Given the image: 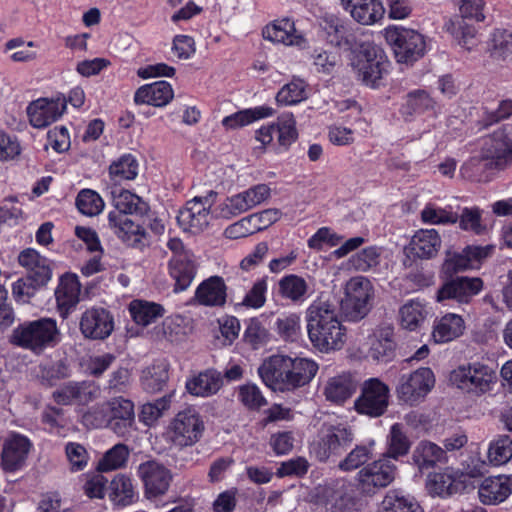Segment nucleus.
Instances as JSON below:
<instances>
[{"label": "nucleus", "instance_id": "nucleus-1", "mask_svg": "<svg viewBox=\"0 0 512 512\" xmlns=\"http://www.w3.org/2000/svg\"><path fill=\"white\" fill-rule=\"evenodd\" d=\"M318 364L308 358L272 355L258 368L265 385L274 391H292L315 377Z\"/></svg>", "mask_w": 512, "mask_h": 512}, {"label": "nucleus", "instance_id": "nucleus-2", "mask_svg": "<svg viewBox=\"0 0 512 512\" xmlns=\"http://www.w3.org/2000/svg\"><path fill=\"white\" fill-rule=\"evenodd\" d=\"M305 321L308 338L318 351L328 353L344 346L346 329L333 303L322 299L314 300L306 309Z\"/></svg>", "mask_w": 512, "mask_h": 512}, {"label": "nucleus", "instance_id": "nucleus-3", "mask_svg": "<svg viewBox=\"0 0 512 512\" xmlns=\"http://www.w3.org/2000/svg\"><path fill=\"white\" fill-rule=\"evenodd\" d=\"M111 199L115 210L108 214V227L128 246H144L145 229L135 224L128 215L143 216L149 211V205L136 194L120 187L112 188Z\"/></svg>", "mask_w": 512, "mask_h": 512}, {"label": "nucleus", "instance_id": "nucleus-4", "mask_svg": "<svg viewBox=\"0 0 512 512\" xmlns=\"http://www.w3.org/2000/svg\"><path fill=\"white\" fill-rule=\"evenodd\" d=\"M59 334L56 320L45 317L18 325L11 334L10 342L39 354L56 345Z\"/></svg>", "mask_w": 512, "mask_h": 512}, {"label": "nucleus", "instance_id": "nucleus-5", "mask_svg": "<svg viewBox=\"0 0 512 512\" xmlns=\"http://www.w3.org/2000/svg\"><path fill=\"white\" fill-rule=\"evenodd\" d=\"M107 406L111 414L109 420L105 418L104 410L95 406L83 416L84 422L95 428L107 423L118 436L129 435L135 424L134 403L119 396L110 399Z\"/></svg>", "mask_w": 512, "mask_h": 512}, {"label": "nucleus", "instance_id": "nucleus-6", "mask_svg": "<svg viewBox=\"0 0 512 512\" xmlns=\"http://www.w3.org/2000/svg\"><path fill=\"white\" fill-rule=\"evenodd\" d=\"M374 287L364 276L352 277L345 286V297L341 309L348 321L357 322L365 318L373 306Z\"/></svg>", "mask_w": 512, "mask_h": 512}, {"label": "nucleus", "instance_id": "nucleus-7", "mask_svg": "<svg viewBox=\"0 0 512 512\" xmlns=\"http://www.w3.org/2000/svg\"><path fill=\"white\" fill-rule=\"evenodd\" d=\"M384 37L399 63L415 62L425 54L424 37L416 30L391 25L384 29Z\"/></svg>", "mask_w": 512, "mask_h": 512}, {"label": "nucleus", "instance_id": "nucleus-8", "mask_svg": "<svg viewBox=\"0 0 512 512\" xmlns=\"http://www.w3.org/2000/svg\"><path fill=\"white\" fill-rule=\"evenodd\" d=\"M354 433L345 423L324 424L319 439L311 446V453L321 462L339 456L352 443Z\"/></svg>", "mask_w": 512, "mask_h": 512}, {"label": "nucleus", "instance_id": "nucleus-9", "mask_svg": "<svg viewBox=\"0 0 512 512\" xmlns=\"http://www.w3.org/2000/svg\"><path fill=\"white\" fill-rule=\"evenodd\" d=\"M496 379L495 370L480 362L461 365L450 374V381L453 385L467 393L476 395L491 390V385Z\"/></svg>", "mask_w": 512, "mask_h": 512}, {"label": "nucleus", "instance_id": "nucleus-10", "mask_svg": "<svg viewBox=\"0 0 512 512\" xmlns=\"http://www.w3.org/2000/svg\"><path fill=\"white\" fill-rule=\"evenodd\" d=\"M352 67L359 80L367 86H376L388 72L389 61L384 52L377 46L367 43L352 61Z\"/></svg>", "mask_w": 512, "mask_h": 512}, {"label": "nucleus", "instance_id": "nucleus-11", "mask_svg": "<svg viewBox=\"0 0 512 512\" xmlns=\"http://www.w3.org/2000/svg\"><path fill=\"white\" fill-rule=\"evenodd\" d=\"M205 429L201 415L194 408L179 411L168 427L170 442L178 448L195 445L202 437Z\"/></svg>", "mask_w": 512, "mask_h": 512}, {"label": "nucleus", "instance_id": "nucleus-12", "mask_svg": "<svg viewBox=\"0 0 512 512\" xmlns=\"http://www.w3.org/2000/svg\"><path fill=\"white\" fill-rule=\"evenodd\" d=\"M488 168L504 171L512 166V124H506L488 136L482 146Z\"/></svg>", "mask_w": 512, "mask_h": 512}, {"label": "nucleus", "instance_id": "nucleus-13", "mask_svg": "<svg viewBox=\"0 0 512 512\" xmlns=\"http://www.w3.org/2000/svg\"><path fill=\"white\" fill-rule=\"evenodd\" d=\"M397 475V466L387 457H382L363 466L356 475L358 490L372 496L389 486Z\"/></svg>", "mask_w": 512, "mask_h": 512}, {"label": "nucleus", "instance_id": "nucleus-14", "mask_svg": "<svg viewBox=\"0 0 512 512\" xmlns=\"http://www.w3.org/2000/svg\"><path fill=\"white\" fill-rule=\"evenodd\" d=\"M390 389L378 378H369L361 386V393L355 400V410L371 418L382 416L389 406Z\"/></svg>", "mask_w": 512, "mask_h": 512}, {"label": "nucleus", "instance_id": "nucleus-15", "mask_svg": "<svg viewBox=\"0 0 512 512\" xmlns=\"http://www.w3.org/2000/svg\"><path fill=\"white\" fill-rule=\"evenodd\" d=\"M435 384L433 371L422 367L400 377L396 393L400 401L415 405L422 401Z\"/></svg>", "mask_w": 512, "mask_h": 512}, {"label": "nucleus", "instance_id": "nucleus-16", "mask_svg": "<svg viewBox=\"0 0 512 512\" xmlns=\"http://www.w3.org/2000/svg\"><path fill=\"white\" fill-rule=\"evenodd\" d=\"M34 448L33 442L26 435L9 432L3 439L1 466L6 472L22 470Z\"/></svg>", "mask_w": 512, "mask_h": 512}, {"label": "nucleus", "instance_id": "nucleus-17", "mask_svg": "<svg viewBox=\"0 0 512 512\" xmlns=\"http://www.w3.org/2000/svg\"><path fill=\"white\" fill-rule=\"evenodd\" d=\"M217 193L210 191L205 197H195L188 201L177 216L179 225L193 233L202 232L209 225L211 219L210 207Z\"/></svg>", "mask_w": 512, "mask_h": 512}, {"label": "nucleus", "instance_id": "nucleus-18", "mask_svg": "<svg viewBox=\"0 0 512 512\" xmlns=\"http://www.w3.org/2000/svg\"><path fill=\"white\" fill-rule=\"evenodd\" d=\"M79 327L86 339L104 340L114 330V319L107 309L91 307L82 313Z\"/></svg>", "mask_w": 512, "mask_h": 512}, {"label": "nucleus", "instance_id": "nucleus-19", "mask_svg": "<svg viewBox=\"0 0 512 512\" xmlns=\"http://www.w3.org/2000/svg\"><path fill=\"white\" fill-rule=\"evenodd\" d=\"M138 475L144 483L148 498L165 494L172 479L171 472L155 460L141 463L138 467Z\"/></svg>", "mask_w": 512, "mask_h": 512}, {"label": "nucleus", "instance_id": "nucleus-20", "mask_svg": "<svg viewBox=\"0 0 512 512\" xmlns=\"http://www.w3.org/2000/svg\"><path fill=\"white\" fill-rule=\"evenodd\" d=\"M66 109L64 96L55 99L40 98L29 104L27 115L31 125L44 128L59 119Z\"/></svg>", "mask_w": 512, "mask_h": 512}, {"label": "nucleus", "instance_id": "nucleus-21", "mask_svg": "<svg viewBox=\"0 0 512 512\" xmlns=\"http://www.w3.org/2000/svg\"><path fill=\"white\" fill-rule=\"evenodd\" d=\"M483 287L480 278L457 277L446 282L437 292V301L453 299L458 303H468Z\"/></svg>", "mask_w": 512, "mask_h": 512}, {"label": "nucleus", "instance_id": "nucleus-22", "mask_svg": "<svg viewBox=\"0 0 512 512\" xmlns=\"http://www.w3.org/2000/svg\"><path fill=\"white\" fill-rule=\"evenodd\" d=\"M169 274L175 281L174 292L188 289L197 273L195 257L191 252L174 255L168 263Z\"/></svg>", "mask_w": 512, "mask_h": 512}, {"label": "nucleus", "instance_id": "nucleus-23", "mask_svg": "<svg viewBox=\"0 0 512 512\" xmlns=\"http://www.w3.org/2000/svg\"><path fill=\"white\" fill-rule=\"evenodd\" d=\"M97 389L90 382L70 381L52 393V398L59 405H83L96 398Z\"/></svg>", "mask_w": 512, "mask_h": 512}, {"label": "nucleus", "instance_id": "nucleus-24", "mask_svg": "<svg viewBox=\"0 0 512 512\" xmlns=\"http://www.w3.org/2000/svg\"><path fill=\"white\" fill-rule=\"evenodd\" d=\"M512 493V477L498 475L485 478L478 487L479 500L484 505L504 502Z\"/></svg>", "mask_w": 512, "mask_h": 512}, {"label": "nucleus", "instance_id": "nucleus-25", "mask_svg": "<svg viewBox=\"0 0 512 512\" xmlns=\"http://www.w3.org/2000/svg\"><path fill=\"white\" fill-rule=\"evenodd\" d=\"M351 17L362 25H372L383 18L385 9L380 0H340Z\"/></svg>", "mask_w": 512, "mask_h": 512}, {"label": "nucleus", "instance_id": "nucleus-26", "mask_svg": "<svg viewBox=\"0 0 512 512\" xmlns=\"http://www.w3.org/2000/svg\"><path fill=\"white\" fill-rule=\"evenodd\" d=\"M227 287L222 277L211 276L195 290L193 301L201 306L221 307L226 303Z\"/></svg>", "mask_w": 512, "mask_h": 512}, {"label": "nucleus", "instance_id": "nucleus-27", "mask_svg": "<svg viewBox=\"0 0 512 512\" xmlns=\"http://www.w3.org/2000/svg\"><path fill=\"white\" fill-rule=\"evenodd\" d=\"M320 27L327 41L334 46L350 49L355 42L351 26L333 14H327L320 20Z\"/></svg>", "mask_w": 512, "mask_h": 512}, {"label": "nucleus", "instance_id": "nucleus-28", "mask_svg": "<svg viewBox=\"0 0 512 512\" xmlns=\"http://www.w3.org/2000/svg\"><path fill=\"white\" fill-rule=\"evenodd\" d=\"M81 284L78 276L66 273L60 278L55 290L57 308L60 315L65 318L79 302Z\"/></svg>", "mask_w": 512, "mask_h": 512}, {"label": "nucleus", "instance_id": "nucleus-29", "mask_svg": "<svg viewBox=\"0 0 512 512\" xmlns=\"http://www.w3.org/2000/svg\"><path fill=\"white\" fill-rule=\"evenodd\" d=\"M442 245L441 237L435 229H420L413 235L409 249L410 253L419 259L436 257Z\"/></svg>", "mask_w": 512, "mask_h": 512}, {"label": "nucleus", "instance_id": "nucleus-30", "mask_svg": "<svg viewBox=\"0 0 512 512\" xmlns=\"http://www.w3.org/2000/svg\"><path fill=\"white\" fill-rule=\"evenodd\" d=\"M412 460L420 472L430 470L447 463L445 450L434 442L423 440L415 447Z\"/></svg>", "mask_w": 512, "mask_h": 512}, {"label": "nucleus", "instance_id": "nucleus-31", "mask_svg": "<svg viewBox=\"0 0 512 512\" xmlns=\"http://www.w3.org/2000/svg\"><path fill=\"white\" fill-rule=\"evenodd\" d=\"M174 96L172 86L167 81H157L138 88L134 94L136 104H147L155 107L166 106Z\"/></svg>", "mask_w": 512, "mask_h": 512}, {"label": "nucleus", "instance_id": "nucleus-32", "mask_svg": "<svg viewBox=\"0 0 512 512\" xmlns=\"http://www.w3.org/2000/svg\"><path fill=\"white\" fill-rule=\"evenodd\" d=\"M18 262L27 270V276L34 278L37 284H47L51 279L52 270L49 260L35 249L27 248L21 251Z\"/></svg>", "mask_w": 512, "mask_h": 512}, {"label": "nucleus", "instance_id": "nucleus-33", "mask_svg": "<svg viewBox=\"0 0 512 512\" xmlns=\"http://www.w3.org/2000/svg\"><path fill=\"white\" fill-rule=\"evenodd\" d=\"M358 382L351 373H342L327 380L324 387L326 400L343 404L356 392Z\"/></svg>", "mask_w": 512, "mask_h": 512}, {"label": "nucleus", "instance_id": "nucleus-34", "mask_svg": "<svg viewBox=\"0 0 512 512\" xmlns=\"http://www.w3.org/2000/svg\"><path fill=\"white\" fill-rule=\"evenodd\" d=\"M262 35L266 40L285 45L299 46L305 42L303 35L297 32L295 23L289 18L276 20L267 25L263 29Z\"/></svg>", "mask_w": 512, "mask_h": 512}, {"label": "nucleus", "instance_id": "nucleus-35", "mask_svg": "<svg viewBox=\"0 0 512 512\" xmlns=\"http://www.w3.org/2000/svg\"><path fill=\"white\" fill-rule=\"evenodd\" d=\"M278 294L292 304L301 305L310 296V286L302 276L288 274L278 281Z\"/></svg>", "mask_w": 512, "mask_h": 512}, {"label": "nucleus", "instance_id": "nucleus-36", "mask_svg": "<svg viewBox=\"0 0 512 512\" xmlns=\"http://www.w3.org/2000/svg\"><path fill=\"white\" fill-rule=\"evenodd\" d=\"M396 342L393 328L379 329L371 339L368 356L377 362L387 363L395 357Z\"/></svg>", "mask_w": 512, "mask_h": 512}, {"label": "nucleus", "instance_id": "nucleus-37", "mask_svg": "<svg viewBox=\"0 0 512 512\" xmlns=\"http://www.w3.org/2000/svg\"><path fill=\"white\" fill-rule=\"evenodd\" d=\"M222 385V377L214 369H207L186 381V390L193 396L209 397L218 392Z\"/></svg>", "mask_w": 512, "mask_h": 512}, {"label": "nucleus", "instance_id": "nucleus-38", "mask_svg": "<svg viewBox=\"0 0 512 512\" xmlns=\"http://www.w3.org/2000/svg\"><path fill=\"white\" fill-rule=\"evenodd\" d=\"M492 250L493 247L489 245H469L461 253L455 254L450 259L449 265H453L455 270L478 268L481 262L491 254Z\"/></svg>", "mask_w": 512, "mask_h": 512}, {"label": "nucleus", "instance_id": "nucleus-39", "mask_svg": "<svg viewBox=\"0 0 512 512\" xmlns=\"http://www.w3.org/2000/svg\"><path fill=\"white\" fill-rule=\"evenodd\" d=\"M464 330V321L460 315L448 313L434 325L432 336L436 343L449 342L459 337Z\"/></svg>", "mask_w": 512, "mask_h": 512}, {"label": "nucleus", "instance_id": "nucleus-40", "mask_svg": "<svg viewBox=\"0 0 512 512\" xmlns=\"http://www.w3.org/2000/svg\"><path fill=\"white\" fill-rule=\"evenodd\" d=\"M109 499L117 506L125 507L134 503L137 494L132 479L124 474H117L109 486Z\"/></svg>", "mask_w": 512, "mask_h": 512}, {"label": "nucleus", "instance_id": "nucleus-41", "mask_svg": "<svg viewBox=\"0 0 512 512\" xmlns=\"http://www.w3.org/2000/svg\"><path fill=\"white\" fill-rule=\"evenodd\" d=\"M426 489L432 496L442 498L454 495L464 489L463 483L448 473H431L426 481Z\"/></svg>", "mask_w": 512, "mask_h": 512}, {"label": "nucleus", "instance_id": "nucleus-42", "mask_svg": "<svg viewBox=\"0 0 512 512\" xmlns=\"http://www.w3.org/2000/svg\"><path fill=\"white\" fill-rule=\"evenodd\" d=\"M273 108L268 106H258L245 109L226 116L222 120V125L226 129H238L253 123L254 121L272 116Z\"/></svg>", "mask_w": 512, "mask_h": 512}, {"label": "nucleus", "instance_id": "nucleus-43", "mask_svg": "<svg viewBox=\"0 0 512 512\" xmlns=\"http://www.w3.org/2000/svg\"><path fill=\"white\" fill-rule=\"evenodd\" d=\"M402 109L403 114L412 116L426 112L437 113L439 106L428 92L418 89L407 94L406 102Z\"/></svg>", "mask_w": 512, "mask_h": 512}, {"label": "nucleus", "instance_id": "nucleus-44", "mask_svg": "<svg viewBox=\"0 0 512 512\" xmlns=\"http://www.w3.org/2000/svg\"><path fill=\"white\" fill-rule=\"evenodd\" d=\"M378 512H423L418 502L399 490H390Z\"/></svg>", "mask_w": 512, "mask_h": 512}, {"label": "nucleus", "instance_id": "nucleus-45", "mask_svg": "<svg viewBox=\"0 0 512 512\" xmlns=\"http://www.w3.org/2000/svg\"><path fill=\"white\" fill-rule=\"evenodd\" d=\"M428 313L429 311L425 303L418 299L410 300L399 310L401 326L414 331L425 321Z\"/></svg>", "mask_w": 512, "mask_h": 512}, {"label": "nucleus", "instance_id": "nucleus-46", "mask_svg": "<svg viewBox=\"0 0 512 512\" xmlns=\"http://www.w3.org/2000/svg\"><path fill=\"white\" fill-rule=\"evenodd\" d=\"M168 378V365L164 362H159L142 371L141 384L145 391L156 393L163 389Z\"/></svg>", "mask_w": 512, "mask_h": 512}, {"label": "nucleus", "instance_id": "nucleus-47", "mask_svg": "<svg viewBox=\"0 0 512 512\" xmlns=\"http://www.w3.org/2000/svg\"><path fill=\"white\" fill-rule=\"evenodd\" d=\"M71 370L63 359L46 361L39 365L38 377L42 384L55 386L59 381L70 377Z\"/></svg>", "mask_w": 512, "mask_h": 512}, {"label": "nucleus", "instance_id": "nucleus-48", "mask_svg": "<svg viewBox=\"0 0 512 512\" xmlns=\"http://www.w3.org/2000/svg\"><path fill=\"white\" fill-rule=\"evenodd\" d=\"M163 307L159 304L144 300H133L129 305L132 319L139 325L147 326L163 314Z\"/></svg>", "mask_w": 512, "mask_h": 512}, {"label": "nucleus", "instance_id": "nucleus-49", "mask_svg": "<svg viewBox=\"0 0 512 512\" xmlns=\"http://www.w3.org/2000/svg\"><path fill=\"white\" fill-rule=\"evenodd\" d=\"M421 221L427 225H447L458 222L459 216L452 211L451 206L440 207L428 203L420 212Z\"/></svg>", "mask_w": 512, "mask_h": 512}, {"label": "nucleus", "instance_id": "nucleus-50", "mask_svg": "<svg viewBox=\"0 0 512 512\" xmlns=\"http://www.w3.org/2000/svg\"><path fill=\"white\" fill-rule=\"evenodd\" d=\"M373 446V441L369 444L356 445L346 457L339 462V469L342 471H353L368 464L367 462L373 457Z\"/></svg>", "mask_w": 512, "mask_h": 512}, {"label": "nucleus", "instance_id": "nucleus-51", "mask_svg": "<svg viewBox=\"0 0 512 512\" xmlns=\"http://www.w3.org/2000/svg\"><path fill=\"white\" fill-rule=\"evenodd\" d=\"M75 204L81 214L89 217L100 214L105 206L102 197L92 189L80 190Z\"/></svg>", "mask_w": 512, "mask_h": 512}, {"label": "nucleus", "instance_id": "nucleus-52", "mask_svg": "<svg viewBox=\"0 0 512 512\" xmlns=\"http://www.w3.org/2000/svg\"><path fill=\"white\" fill-rule=\"evenodd\" d=\"M318 503L325 505L331 512H345L349 498L333 486H324L317 489Z\"/></svg>", "mask_w": 512, "mask_h": 512}, {"label": "nucleus", "instance_id": "nucleus-53", "mask_svg": "<svg viewBox=\"0 0 512 512\" xmlns=\"http://www.w3.org/2000/svg\"><path fill=\"white\" fill-rule=\"evenodd\" d=\"M411 443L403 431V426L395 423L389 433V448L385 457L397 460L409 452Z\"/></svg>", "mask_w": 512, "mask_h": 512}, {"label": "nucleus", "instance_id": "nucleus-54", "mask_svg": "<svg viewBox=\"0 0 512 512\" xmlns=\"http://www.w3.org/2000/svg\"><path fill=\"white\" fill-rule=\"evenodd\" d=\"M138 162L131 154L121 156L109 167V174L115 181L133 180L138 175Z\"/></svg>", "mask_w": 512, "mask_h": 512}, {"label": "nucleus", "instance_id": "nucleus-55", "mask_svg": "<svg viewBox=\"0 0 512 512\" xmlns=\"http://www.w3.org/2000/svg\"><path fill=\"white\" fill-rule=\"evenodd\" d=\"M307 98L306 85L301 79H293L284 85L276 95V101L280 105H295Z\"/></svg>", "mask_w": 512, "mask_h": 512}, {"label": "nucleus", "instance_id": "nucleus-56", "mask_svg": "<svg viewBox=\"0 0 512 512\" xmlns=\"http://www.w3.org/2000/svg\"><path fill=\"white\" fill-rule=\"evenodd\" d=\"M129 457V449L125 444L119 443L109 449L97 464L99 472H106L121 468Z\"/></svg>", "mask_w": 512, "mask_h": 512}, {"label": "nucleus", "instance_id": "nucleus-57", "mask_svg": "<svg viewBox=\"0 0 512 512\" xmlns=\"http://www.w3.org/2000/svg\"><path fill=\"white\" fill-rule=\"evenodd\" d=\"M275 134L278 145L283 150H287L289 146L296 141L298 133L296 130V121L292 114H286L278 118L275 124Z\"/></svg>", "mask_w": 512, "mask_h": 512}, {"label": "nucleus", "instance_id": "nucleus-58", "mask_svg": "<svg viewBox=\"0 0 512 512\" xmlns=\"http://www.w3.org/2000/svg\"><path fill=\"white\" fill-rule=\"evenodd\" d=\"M243 340L252 349L257 350L268 343L269 332L258 318H250L246 321Z\"/></svg>", "mask_w": 512, "mask_h": 512}, {"label": "nucleus", "instance_id": "nucleus-59", "mask_svg": "<svg viewBox=\"0 0 512 512\" xmlns=\"http://www.w3.org/2000/svg\"><path fill=\"white\" fill-rule=\"evenodd\" d=\"M277 334L285 341H296L301 335V319L296 313L282 315L275 321Z\"/></svg>", "mask_w": 512, "mask_h": 512}, {"label": "nucleus", "instance_id": "nucleus-60", "mask_svg": "<svg viewBox=\"0 0 512 512\" xmlns=\"http://www.w3.org/2000/svg\"><path fill=\"white\" fill-rule=\"evenodd\" d=\"M512 457V439L507 435L493 440L488 449V459L495 466L507 463Z\"/></svg>", "mask_w": 512, "mask_h": 512}, {"label": "nucleus", "instance_id": "nucleus-61", "mask_svg": "<svg viewBox=\"0 0 512 512\" xmlns=\"http://www.w3.org/2000/svg\"><path fill=\"white\" fill-rule=\"evenodd\" d=\"M486 170H490L487 160L483 158L482 152L479 157H472L461 167V173L465 178L475 182H488L490 176Z\"/></svg>", "mask_w": 512, "mask_h": 512}, {"label": "nucleus", "instance_id": "nucleus-62", "mask_svg": "<svg viewBox=\"0 0 512 512\" xmlns=\"http://www.w3.org/2000/svg\"><path fill=\"white\" fill-rule=\"evenodd\" d=\"M238 399L249 410H259L267 405L259 387L255 384H245L239 387Z\"/></svg>", "mask_w": 512, "mask_h": 512}, {"label": "nucleus", "instance_id": "nucleus-63", "mask_svg": "<svg viewBox=\"0 0 512 512\" xmlns=\"http://www.w3.org/2000/svg\"><path fill=\"white\" fill-rule=\"evenodd\" d=\"M311 58L316 71L328 75L334 72L340 61V57L337 53L329 52L321 48L314 49Z\"/></svg>", "mask_w": 512, "mask_h": 512}, {"label": "nucleus", "instance_id": "nucleus-64", "mask_svg": "<svg viewBox=\"0 0 512 512\" xmlns=\"http://www.w3.org/2000/svg\"><path fill=\"white\" fill-rule=\"evenodd\" d=\"M65 453L72 472L85 469L89 461V454L83 445L76 442H68L65 446Z\"/></svg>", "mask_w": 512, "mask_h": 512}]
</instances>
